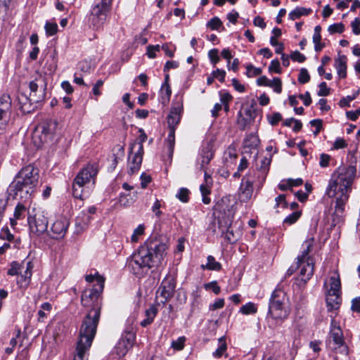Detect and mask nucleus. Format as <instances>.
<instances>
[{
    "instance_id": "obj_1",
    "label": "nucleus",
    "mask_w": 360,
    "mask_h": 360,
    "mask_svg": "<svg viewBox=\"0 0 360 360\" xmlns=\"http://www.w3.org/2000/svg\"><path fill=\"white\" fill-rule=\"evenodd\" d=\"M167 240L162 238L151 237L128 259V267L135 275L147 273L158 266L166 255Z\"/></svg>"
},
{
    "instance_id": "obj_2",
    "label": "nucleus",
    "mask_w": 360,
    "mask_h": 360,
    "mask_svg": "<svg viewBox=\"0 0 360 360\" xmlns=\"http://www.w3.org/2000/svg\"><path fill=\"white\" fill-rule=\"evenodd\" d=\"M97 286L83 291L81 302L84 307H91L84 316L79 335L94 338L101 316V302L99 297L104 288V278L97 277Z\"/></svg>"
},
{
    "instance_id": "obj_3",
    "label": "nucleus",
    "mask_w": 360,
    "mask_h": 360,
    "mask_svg": "<svg viewBox=\"0 0 360 360\" xmlns=\"http://www.w3.org/2000/svg\"><path fill=\"white\" fill-rule=\"evenodd\" d=\"M354 169H342L335 172L329 181L326 194L335 199V212L342 214L349 199L353 181Z\"/></svg>"
},
{
    "instance_id": "obj_4",
    "label": "nucleus",
    "mask_w": 360,
    "mask_h": 360,
    "mask_svg": "<svg viewBox=\"0 0 360 360\" xmlns=\"http://www.w3.org/2000/svg\"><path fill=\"white\" fill-rule=\"evenodd\" d=\"M39 177V169L33 165L22 168L9 186L10 194L23 201L30 200L36 192Z\"/></svg>"
},
{
    "instance_id": "obj_5",
    "label": "nucleus",
    "mask_w": 360,
    "mask_h": 360,
    "mask_svg": "<svg viewBox=\"0 0 360 360\" xmlns=\"http://www.w3.org/2000/svg\"><path fill=\"white\" fill-rule=\"evenodd\" d=\"M235 210L231 207L219 217L218 224L221 232L229 243H235L242 236L243 224L240 221H233Z\"/></svg>"
},
{
    "instance_id": "obj_6",
    "label": "nucleus",
    "mask_w": 360,
    "mask_h": 360,
    "mask_svg": "<svg viewBox=\"0 0 360 360\" xmlns=\"http://www.w3.org/2000/svg\"><path fill=\"white\" fill-rule=\"evenodd\" d=\"M326 344L327 349L335 354L346 356L349 354V347L345 342L343 332L334 319L330 321V332Z\"/></svg>"
},
{
    "instance_id": "obj_7",
    "label": "nucleus",
    "mask_w": 360,
    "mask_h": 360,
    "mask_svg": "<svg viewBox=\"0 0 360 360\" xmlns=\"http://www.w3.org/2000/svg\"><path fill=\"white\" fill-rule=\"evenodd\" d=\"M98 171V165L96 163H89L79 171L72 183V195L75 198H83L84 186L91 180L94 184Z\"/></svg>"
},
{
    "instance_id": "obj_8",
    "label": "nucleus",
    "mask_w": 360,
    "mask_h": 360,
    "mask_svg": "<svg viewBox=\"0 0 360 360\" xmlns=\"http://www.w3.org/2000/svg\"><path fill=\"white\" fill-rule=\"evenodd\" d=\"M286 294L280 289H275L269 299L268 315L276 320H283L289 315L286 305Z\"/></svg>"
},
{
    "instance_id": "obj_9",
    "label": "nucleus",
    "mask_w": 360,
    "mask_h": 360,
    "mask_svg": "<svg viewBox=\"0 0 360 360\" xmlns=\"http://www.w3.org/2000/svg\"><path fill=\"white\" fill-rule=\"evenodd\" d=\"M33 268L34 264L32 261L26 263L23 261L21 264L14 261L11 263V267L7 274L10 276H18L20 274L17 283L20 288H27L31 281Z\"/></svg>"
},
{
    "instance_id": "obj_10",
    "label": "nucleus",
    "mask_w": 360,
    "mask_h": 360,
    "mask_svg": "<svg viewBox=\"0 0 360 360\" xmlns=\"http://www.w3.org/2000/svg\"><path fill=\"white\" fill-rule=\"evenodd\" d=\"M27 221L31 232L37 236L41 235L47 231L48 217L46 213L39 207L33 206L29 207Z\"/></svg>"
},
{
    "instance_id": "obj_11",
    "label": "nucleus",
    "mask_w": 360,
    "mask_h": 360,
    "mask_svg": "<svg viewBox=\"0 0 360 360\" xmlns=\"http://www.w3.org/2000/svg\"><path fill=\"white\" fill-rule=\"evenodd\" d=\"M58 127V122L53 120H46L41 122L35 129L33 141L35 145L49 143L52 141Z\"/></svg>"
},
{
    "instance_id": "obj_12",
    "label": "nucleus",
    "mask_w": 360,
    "mask_h": 360,
    "mask_svg": "<svg viewBox=\"0 0 360 360\" xmlns=\"http://www.w3.org/2000/svg\"><path fill=\"white\" fill-rule=\"evenodd\" d=\"M112 0H96L89 16L91 25L96 29L101 27L105 22L112 7Z\"/></svg>"
},
{
    "instance_id": "obj_13",
    "label": "nucleus",
    "mask_w": 360,
    "mask_h": 360,
    "mask_svg": "<svg viewBox=\"0 0 360 360\" xmlns=\"http://www.w3.org/2000/svg\"><path fill=\"white\" fill-rule=\"evenodd\" d=\"M134 340L135 333L132 330H126L122 334L119 342L117 343L115 347V352L119 357L125 356L129 349L132 347Z\"/></svg>"
},
{
    "instance_id": "obj_14",
    "label": "nucleus",
    "mask_w": 360,
    "mask_h": 360,
    "mask_svg": "<svg viewBox=\"0 0 360 360\" xmlns=\"http://www.w3.org/2000/svg\"><path fill=\"white\" fill-rule=\"evenodd\" d=\"M214 149L211 143H207L202 146L200 152L201 163L200 168L204 170L205 181L207 184H212V180L211 175H210L205 169V166L207 165L214 157Z\"/></svg>"
},
{
    "instance_id": "obj_15",
    "label": "nucleus",
    "mask_w": 360,
    "mask_h": 360,
    "mask_svg": "<svg viewBox=\"0 0 360 360\" xmlns=\"http://www.w3.org/2000/svg\"><path fill=\"white\" fill-rule=\"evenodd\" d=\"M11 113V98L8 94H4L0 97V127L8 123Z\"/></svg>"
},
{
    "instance_id": "obj_16",
    "label": "nucleus",
    "mask_w": 360,
    "mask_h": 360,
    "mask_svg": "<svg viewBox=\"0 0 360 360\" xmlns=\"http://www.w3.org/2000/svg\"><path fill=\"white\" fill-rule=\"evenodd\" d=\"M94 338L79 335L74 360H87L86 352L91 346Z\"/></svg>"
},
{
    "instance_id": "obj_17",
    "label": "nucleus",
    "mask_w": 360,
    "mask_h": 360,
    "mask_svg": "<svg viewBox=\"0 0 360 360\" xmlns=\"http://www.w3.org/2000/svg\"><path fill=\"white\" fill-rule=\"evenodd\" d=\"M143 146H141V145L139 148H137L133 152L130 150V153L128 158L129 174H134L139 170L143 160Z\"/></svg>"
},
{
    "instance_id": "obj_18",
    "label": "nucleus",
    "mask_w": 360,
    "mask_h": 360,
    "mask_svg": "<svg viewBox=\"0 0 360 360\" xmlns=\"http://www.w3.org/2000/svg\"><path fill=\"white\" fill-rule=\"evenodd\" d=\"M255 116L256 110L252 106L243 108L238 114L237 124L239 129L241 130L245 129V128L255 120Z\"/></svg>"
},
{
    "instance_id": "obj_19",
    "label": "nucleus",
    "mask_w": 360,
    "mask_h": 360,
    "mask_svg": "<svg viewBox=\"0 0 360 360\" xmlns=\"http://www.w3.org/2000/svg\"><path fill=\"white\" fill-rule=\"evenodd\" d=\"M69 220L65 217H59L51 226V230L53 233L52 238L56 239H60L65 236L68 229L69 227Z\"/></svg>"
},
{
    "instance_id": "obj_20",
    "label": "nucleus",
    "mask_w": 360,
    "mask_h": 360,
    "mask_svg": "<svg viewBox=\"0 0 360 360\" xmlns=\"http://www.w3.org/2000/svg\"><path fill=\"white\" fill-rule=\"evenodd\" d=\"M176 288V281L171 277H166L160 286V295L165 298V302L169 300L174 295Z\"/></svg>"
},
{
    "instance_id": "obj_21",
    "label": "nucleus",
    "mask_w": 360,
    "mask_h": 360,
    "mask_svg": "<svg viewBox=\"0 0 360 360\" xmlns=\"http://www.w3.org/2000/svg\"><path fill=\"white\" fill-rule=\"evenodd\" d=\"M297 267L300 269V278L304 283H307L314 274V260H308L302 262L300 264L297 262Z\"/></svg>"
},
{
    "instance_id": "obj_22",
    "label": "nucleus",
    "mask_w": 360,
    "mask_h": 360,
    "mask_svg": "<svg viewBox=\"0 0 360 360\" xmlns=\"http://www.w3.org/2000/svg\"><path fill=\"white\" fill-rule=\"evenodd\" d=\"M314 245V238L313 236H310L306 239L302 244L303 250L302 254L297 258L298 264H302V262L304 261L314 260L313 257L309 255V252L311 251Z\"/></svg>"
},
{
    "instance_id": "obj_23",
    "label": "nucleus",
    "mask_w": 360,
    "mask_h": 360,
    "mask_svg": "<svg viewBox=\"0 0 360 360\" xmlns=\"http://www.w3.org/2000/svg\"><path fill=\"white\" fill-rule=\"evenodd\" d=\"M253 193V185L252 182L249 180L245 179H242L240 192H239V199L241 202H248L252 198Z\"/></svg>"
},
{
    "instance_id": "obj_24",
    "label": "nucleus",
    "mask_w": 360,
    "mask_h": 360,
    "mask_svg": "<svg viewBox=\"0 0 360 360\" xmlns=\"http://www.w3.org/2000/svg\"><path fill=\"white\" fill-rule=\"evenodd\" d=\"M181 111L182 107L180 105L172 108L167 117V124L169 129L172 128L175 129V127L179 123Z\"/></svg>"
},
{
    "instance_id": "obj_25",
    "label": "nucleus",
    "mask_w": 360,
    "mask_h": 360,
    "mask_svg": "<svg viewBox=\"0 0 360 360\" xmlns=\"http://www.w3.org/2000/svg\"><path fill=\"white\" fill-rule=\"evenodd\" d=\"M44 83V80L41 78H37L33 81H31L29 83V88H30V100L32 101H40L42 98L43 95L39 94L37 95V91L39 85H42Z\"/></svg>"
},
{
    "instance_id": "obj_26",
    "label": "nucleus",
    "mask_w": 360,
    "mask_h": 360,
    "mask_svg": "<svg viewBox=\"0 0 360 360\" xmlns=\"http://www.w3.org/2000/svg\"><path fill=\"white\" fill-rule=\"evenodd\" d=\"M347 56L345 55H339L335 60V68L337 73L340 78L347 77Z\"/></svg>"
},
{
    "instance_id": "obj_27",
    "label": "nucleus",
    "mask_w": 360,
    "mask_h": 360,
    "mask_svg": "<svg viewBox=\"0 0 360 360\" xmlns=\"http://www.w3.org/2000/svg\"><path fill=\"white\" fill-rule=\"evenodd\" d=\"M158 308L155 305H150L148 309L145 311L146 318L141 321L140 324L142 327H146L151 324L158 314Z\"/></svg>"
},
{
    "instance_id": "obj_28",
    "label": "nucleus",
    "mask_w": 360,
    "mask_h": 360,
    "mask_svg": "<svg viewBox=\"0 0 360 360\" xmlns=\"http://www.w3.org/2000/svg\"><path fill=\"white\" fill-rule=\"evenodd\" d=\"M341 283L339 275L335 273L330 277V288L328 293L330 295L340 294Z\"/></svg>"
},
{
    "instance_id": "obj_29",
    "label": "nucleus",
    "mask_w": 360,
    "mask_h": 360,
    "mask_svg": "<svg viewBox=\"0 0 360 360\" xmlns=\"http://www.w3.org/2000/svg\"><path fill=\"white\" fill-rule=\"evenodd\" d=\"M340 295V294L330 295L327 293L326 301L328 310L331 311L339 308L341 300Z\"/></svg>"
},
{
    "instance_id": "obj_30",
    "label": "nucleus",
    "mask_w": 360,
    "mask_h": 360,
    "mask_svg": "<svg viewBox=\"0 0 360 360\" xmlns=\"http://www.w3.org/2000/svg\"><path fill=\"white\" fill-rule=\"evenodd\" d=\"M207 260V262L206 264H202L200 266L202 269H207L210 271H220L221 269V264L217 262L213 256L209 255Z\"/></svg>"
},
{
    "instance_id": "obj_31",
    "label": "nucleus",
    "mask_w": 360,
    "mask_h": 360,
    "mask_svg": "<svg viewBox=\"0 0 360 360\" xmlns=\"http://www.w3.org/2000/svg\"><path fill=\"white\" fill-rule=\"evenodd\" d=\"M271 162V158L268 157L263 158L260 161V165L259 166L258 169L262 176V183H263L266 179Z\"/></svg>"
},
{
    "instance_id": "obj_32",
    "label": "nucleus",
    "mask_w": 360,
    "mask_h": 360,
    "mask_svg": "<svg viewBox=\"0 0 360 360\" xmlns=\"http://www.w3.org/2000/svg\"><path fill=\"white\" fill-rule=\"evenodd\" d=\"M219 347L213 353V356L216 358L221 357L227 349V344L224 336L218 339Z\"/></svg>"
},
{
    "instance_id": "obj_33",
    "label": "nucleus",
    "mask_w": 360,
    "mask_h": 360,
    "mask_svg": "<svg viewBox=\"0 0 360 360\" xmlns=\"http://www.w3.org/2000/svg\"><path fill=\"white\" fill-rule=\"evenodd\" d=\"M311 12V10L310 8L297 7L289 13V18L291 20H295L300 18L302 15H307Z\"/></svg>"
},
{
    "instance_id": "obj_34",
    "label": "nucleus",
    "mask_w": 360,
    "mask_h": 360,
    "mask_svg": "<svg viewBox=\"0 0 360 360\" xmlns=\"http://www.w3.org/2000/svg\"><path fill=\"white\" fill-rule=\"evenodd\" d=\"M258 143V137L253 134L248 135L243 142L244 147L248 148L249 149L255 148L257 146Z\"/></svg>"
},
{
    "instance_id": "obj_35",
    "label": "nucleus",
    "mask_w": 360,
    "mask_h": 360,
    "mask_svg": "<svg viewBox=\"0 0 360 360\" xmlns=\"http://www.w3.org/2000/svg\"><path fill=\"white\" fill-rule=\"evenodd\" d=\"M175 129H169V134L167 136V139L166 140L167 146L168 148L169 155L172 156L174 152V148L175 144Z\"/></svg>"
},
{
    "instance_id": "obj_36",
    "label": "nucleus",
    "mask_w": 360,
    "mask_h": 360,
    "mask_svg": "<svg viewBox=\"0 0 360 360\" xmlns=\"http://www.w3.org/2000/svg\"><path fill=\"white\" fill-rule=\"evenodd\" d=\"M139 132L140 133L139 141L134 142L131 145L130 150L131 152L136 150L137 148H139L140 145L143 146V143H144L147 139V135L142 129H140Z\"/></svg>"
},
{
    "instance_id": "obj_37",
    "label": "nucleus",
    "mask_w": 360,
    "mask_h": 360,
    "mask_svg": "<svg viewBox=\"0 0 360 360\" xmlns=\"http://www.w3.org/2000/svg\"><path fill=\"white\" fill-rule=\"evenodd\" d=\"M172 94L171 88L167 82H165L161 87V98L162 103L169 101Z\"/></svg>"
},
{
    "instance_id": "obj_38",
    "label": "nucleus",
    "mask_w": 360,
    "mask_h": 360,
    "mask_svg": "<svg viewBox=\"0 0 360 360\" xmlns=\"http://www.w3.org/2000/svg\"><path fill=\"white\" fill-rule=\"evenodd\" d=\"M240 311L243 314H255L257 312V307L254 303L248 302L241 307Z\"/></svg>"
},
{
    "instance_id": "obj_39",
    "label": "nucleus",
    "mask_w": 360,
    "mask_h": 360,
    "mask_svg": "<svg viewBox=\"0 0 360 360\" xmlns=\"http://www.w3.org/2000/svg\"><path fill=\"white\" fill-rule=\"evenodd\" d=\"M301 211H295L286 217L283 221L284 224L292 225L295 224L301 217Z\"/></svg>"
},
{
    "instance_id": "obj_40",
    "label": "nucleus",
    "mask_w": 360,
    "mask_h": 360,
    "mask_svg": "<svg viewBox=\"0 0 360 360\" xmlns=\"http://www.w3.org/2000/svg\"><path fill=\"white\" fill-rule=\"evenodd\" d=\"M26 207L24 205L18 203L14 211V217L15 219H23L25 216Z\"/></svg>"
},
{
    "instance_id": "obj_41",
    "label": "nucleus",
    "mask_w": 360,
    "mask_h": 360,
    "mask_svg": "<svg viewBox=\"0 0 360 360\" xmlns=\"http://www.w3.org/2000/svg\"><path fill=\"white\" fill-rule=\"evenodd\" d=\"M269 85L268 86L274 89V91L280 94L282 91V82L281 80L278 77H274L272 80H270Z\"/></svg>"
},
{
    "instance_id": "obj_42",
    "label": "nucleus",
    "mask_w": 360,
    "mask_h": 360,
    "mask_svg": "<svg viewBox=\"0 0 360 360\" xmlns=\"http://www.w3.org/2000/svg\"><path fill=\"white\" fill-rule=\"evenodd\" d=\"M345 30V25L343 23H335L330 25L328 28V31L330 34H333L335 33H342Z\"/></svg>"
},
{
    "instance_id": "obj_43",
    "label": "nucleus",
    "mask_w": 360,
    "mask_h": 360,
    "mask_svg": "<svg viewBox=\"0 0 360 360\" xmlns=\"http://www.w3.org/2000/svg\"><path fill=\"white\" fill-rule=\"evenodd\" d=\"M189 193H190V191H188V189L185 188H181L179 190L176 196L181 202H187L189 200Z\"/></svg>"
},
{
    "instance_id": "obj_44",
    "label": "nucleus",
    "mask_w": 360,
    "mask_h": 360,
    "mask_svg": "<svg viewBox=\"0 0 360 360\" xmlns=\"http://www.w3.org/2000/svg\"><path fill=\"white\" fill-rule=\"evenodd\" d=\"M45 30L46 34L53 36L58 32V25L56 22H47L45 25Z\"/></svg>"
},
{
    "instance_id": "obj_45",
    "label": "nucleus",
    "mask_w": 360,
    "mask_h": 360,
    "mask_svg": "<svg viewBox=\"0 0 360 360\" xmlns=\"http://www.w3.org/2000/svg\"><path fill=\"white\" fill-rule=\"evenodd\" d=\"M144 229L145 227L143 224L139 225V226L134 229V233L131 237V240L133 243H136L139 240V236L143 234Z\"/></svg>"
},
{
    "instance_id": "obj_46",
    "label": "nucleus",
    "mask_w": 360,
    "mask_h": 360,
    "mask_svg": "<svg viewBox=\"0 0 360 360\" xmlns=\"http://www.w3.org/2000/svg\"><path fill=\"white\" fill-rule=\"evenodd\" d=\"M204 288L205 290H212L213 292L215 294V295H218L221 292V288L220 287L217 285V282L214 281H211L210 283H205L204 284Z\"/></svg>"
},
{
    "instance_id": "obj_47",
    "label": "nucleus",
    "mask_w": 360,
    "mask_h": 360,
    "mask_svg": "<svg viewBox=\"0 0 360 360\" xmlns=\"http://www.w3.org/2000/svg\"><path fill=\"white\" fill-rule=\"evenodd\" d=\"M310 80V75L305 68H302L298 75V82L301 84H305Z\"/></svg>"
},
{
    "instance_id": "obj_48",
    "label": "nucleus",
    "mask_w": 360,
    "mask_h": 360,
    "mask_svg": "<svg viewBox=\"0 0 360 360\" xmlns=\"http://www.w3.org/2000/svg\"><path fill=\"white\" fill-rule=\"evenodd\" d=\"M208 57L213 65H215L219 60V51L217 49H211L208 52Z\"/></svg>"
},
{
    "instance_id": "obj_49",
    "label": "nucleus",
    "mask_w": 360,
    "mask_h": 360,
    "mask_svg": "<svg viewBox=\"0 0 360 360\" xmlns=\"http://www.w3.org/2000/svg\"><path fill=\"white\" fill-rule=\"evenodd\" d=\"M185 341L184 336L179 337L177 340L172 341L171 346L176 350H181L184 347Z\"/></svg>"
},
{
    "instance_id": "obj_50",
    "label": "nucleus",
    "mask_w": 360,
    "mask_h": 360,
    "mask_svg": "<svg viewBox=\"0 0 360 360\" xmlns=\"http://www.w3.org/2000/svg\"><path fill=\"white\" fill-rule=\"evenodd\" d=\"M246 75L249 77L258 76L262 73V70L258 68H255L252 65H248L246 67Z\"/></svg>"
},
{
    "instance_id": "obj_51",
    "label": "nucleus",
    "mask_w": 360,
    "mask_h": 360,
    "mask_svg": "<svg viewBox=\"0 0 360 360\" xmlns=\"http://www.w3.org/2000/svg\"><path fill=\"white\" fill-rule=\"evenodd\" d=\"M0 238L2 240H6L8 241H12L14 238V236L10 232L8 227H3L0 231Z\"/></svg>"
},
{
    "instance_id": "obj_52",
    "label": "nucleus",
    "mask_w": 360,
    "mask_h": 360,
    "mask_svg": "<svg viewBox=\"0 0 360 360\" xmlns=\"http://www.w3.org/2000/svg\"><path fill=\"white\" fill-rule=\"evenodd\" d=\"M221 25L222 22L217 17L212 18L207 23V26L211 30H218L221 26Z\"/></svg>"
},
{
    "instance_id": "obj_53",
    "label": "nucleus",
    "mask_w": 360,
    "mask_h": 360,
    "mask_svg": "<svg viewBox=\"0 0 360 360\" xmlns=\"http://www.w3.org/2000/svg\"><path fill=\"white\" fill-rule=\"evenodd\" d=\"M282 120V115L280 112H274L271 115H268V120L272 126L278 124Z\"/></svg>"
},
{
    "instance_id": "obj_54",
    "label": "nucleus",
    "mask_w": 360,
    "mask_h": 360,
    "mask_svg": "<svg viewBox=\"0 0 360 360\" xmlns=\"http://www.w3.org/2000/svg\"><path fill=\"white\" fill-rule=\"evenodd\" d=\"M319 90L317 92L319 96H326L330 94V89L327 86V84L325 82H322L320 83Z\"/></svg>"
},
{
    "instance_id": "obj_55",
    "label": "nucleus",
    "mask_w": 360,
    "mask_h": 360,
    "mask_svg": "<svg viewBox=\"0 0 360 360\" xmlns=\"http://www.w3.org/2000/svg\"><path fill=\"white\" fill-rule=\"evenodd\" d=\"M161 202L158 199H156L154 204L153 205L151 210L152 212L155 214L157 218H160L162 214V211L160 210L161 207Z\"/></svg>"
},
{
    "instance_id": "obj_56",
    "label": "nucleus",
    "mask_w": 360,
    "mask_h": 360,
    "mask_svg": "<svg viewBox=\"0 0 360 360\" xmlns=\"http://www.w3.org/2000/svg\"><path fill=\"white\" fill-rule=\"evenodd\" d=\"M96 212V207L94 206H91L89 207L86 213L84 211L82 212V214L85 218L84 221V224L85 226H87L91 221V217L89 215V214H94Z\"/></svg>"
},
{
    "instance_id": "obj_57",
    "label": "nucleus",
    "mask_w": 360,
    "mask_h": 360,
    "mask_svg": "<svg viewBox=\"0 0 360 360\" xmlns=\"http://www.w3.org/2000/svg\"><path fill=\"white\" fill-rule=\"evenodd\" d=\"M356 95H354L353 94L352 95L347 96L345 98H342L340 101L339 105L342 108H343V107H349L350 106V102L352 101L353 100L356 99Z\"/></svg>"
},
{
    "instance_id": "obj_58",
    "label": "nucleus",
    "mask_w": 360,
    "mask_h": 360,
    "mask_svg": "<svg viewBox=\"0 0 360 360\" xmlns=\"http://www.w3.org/2000/svg\"><path fill=\"white\" fill-rule=\"evenodd\" d=\"M224 306V300L222 298H219L215 300V302L212 304H210L209 306L210 310L214 311L219 309H221Z\"/></svg>"
},
{
    "instance_id": "obj_59",
    "label": "nucleus",
    "mask_w": 360,
    "mask_h": 360,
    "mask_svg": "<svg viewBox=\"0 0 360 360\" xmlns=\"http://www.w3.org/2000/svg\"><path fill=\"white\" fill-rule=\"evenodd\" d=\"M38 102L39 101H30L27 103V104H25L22 106H20V109H21L22 112H23L24 113H30L32 110H34V109L35 108V106H34L33 105Z\"/></svg>"
},
{
    "instance_id": "obj_60",
    "label": "nucleus",
    "mask_w": 360,
    "mask_h": 360,
    "mask_svg": "<svg viewBox=\"0 0 360 360\" xmlns=\"http://www.w3.org/2000/svg\"><path fill=\"white\" fill-rule=\"evenodd\" d=\"M290 58L292 60L297 61L299 63H303L306 60V57L298 51L292 52L290 54Z\"/></svg>"
},
{
    "instance_id": "obj_61",
    "label": "nucleus",
    "mask_w": 360,
    "mask_h": 360,
    "mask_svg": "<svg viewBox=\"0 0 360 360\" xmlns=\"http://www.w3.org/2000/svg\"><path fill=\"white\" fill-rule=\"evenodd\" d=\"M269 71L281 73L280 63L277 59L271 60L269 66Z\"/></svg>"
},
{
    "instance_id": "obj_62",
    "label": "nucleus",
    "mask_w": 360,
    "mask_h": 360,
    "mask_svg": "<svg viewBox=\"0 0 360 360\" xmlns=\"http://www.w3.org/2000/svg\"><path fill=\"white\" fill-rule=\"evenodd\" d=\"M352 32L354 34H360V18H356L351 23Z\"/></svg>"
},
{
    "instance_id": "obj_63",
    "label": "nucleus",
    "mask_w": 360,
    "mask_h": 360,
    "mask_svg": "<svg viewBox=\"0 0 360 360\" xmlns=\"http://www.w3.org/2000/svg\"><path fill=\"white\" fill-rule=\"evenodd\" d=\"M212 75L214 78H217L219 82H223L225 79L226 72L224 70L217 69L213 71Z\"/></svg>"
},
{
    "instance_id": "obj_64",
    "label": "nucleus",
    "mask_w": 360,
    "mask_h": 360,
    "mask_svg": "<svg viewBox=\"0 0 360 360\" xmlns=\"http://www.w3.org/2000/svg\"><path fill=\"white\" fill-rule=\"evenodd\" d=\"M351 309L352 311L360 313V297H356L352 300Z\"/></svg>"
}]
</instances>
